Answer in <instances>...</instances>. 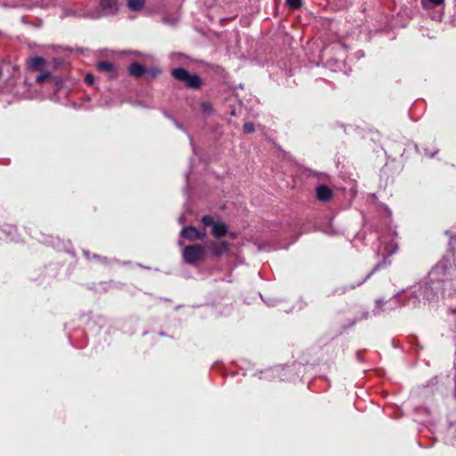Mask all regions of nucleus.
Masks as SVG:
<instances>
[{
	"label": "nucleus",
	"mask_w": 456,
	"mask_h": 456,
	"mask_svg": "<svg viewBox=\"0 0 456 456\" xmlns=\"http://www.w3.org/2000/svg\"><path fill=\"white\" fill-rule=\"evenodd\" d=\"M452 313H453V314H456V308L452 310Z\"/></svg>",
	"instance_id": "obj_22"
},
{
	"label": "nucleus",
	"mask_w": 456,
	"mask_h": 456,
	"mask_svg": "<svg viewBox=\"0 0 456 456\" xmlns=\"http://www.w3.org/2000/svg\"><path fill=\"white\" fill-rule=\"evenodd\" d=\"M429 1L436 6L440 5L444 2V0H429Z\"/></svg>",
	"instance_id": "obj_20"
},
{
	"label": "nucleus",
	"mask_w": 456,
	"mask_h": 456,
	"mask_svg": "<svg viewBox=\"0 0 456 456\" xmlns=\"http://www.w3.org/2000/svg\"><path fill=\"white\" fill-rule=\"evenodd\" d=\"M85 82L88 86H92L94 82V76L91 73H87L85 77Z\"/></svg>",
	"instance_id": "obj_17"
},
{
	"label": "nucleus",
	"mask_w": 456,
	"mask_h": 456,
	"mask_svg": "<svg viewBox=\"0 0 456 456\" xmlns=\"http://www.w3.org/2000/svg\"><path fill=\"white\" fill-rule=\"evenodd\" d=\"M45 64V59L43 57H39V56L31 58L28 63V69L33 71L40 70Z\"/></svg>",
	"instance_id": "obj_9"
},
{
	"label": "nucleus",
	"mask_w": 456,
	"mask_h": 456,
	"mask_svg": "<svg viewBox=\"0 0 456 456\" xmlns=\"http://www.w3.org/2000/svg\"><path fill=\"white\" fill-rule=\"evenodd\" d=\"M377 269H378V266H376V267L372 270V272H370V273L366 276V278H365V279H363L362 281H360L357 285L359 286V285L362 284L363 282H365V281H367V280H368V279L372 275V273H373Z\"/></svg>",
	"instance_id": "obj_19"
},
{
	"label": "nucleus",
	"mask_w": 456,
	"mask_h": 456,
	"mask_svg": "<svg viewBox=\"0 0 456 456\" xmlns=\"http://www.w3.org/2000/svg\"><path fill=\"white\" fill-rule=\"evenodd\" d=\"M161 70L158 68H152L150 70H147L146 69V76H147V79L149 80H153L154 78H156L159 74H160Z\"/></svg>",
	"instance_id": "obj_12"
},
{
	"label": "nucleus",
	"mask_w": 456,
	"mask_h": 456,
	"mask_svg": "<svg viewBox=\"0 0 456 456\" xmlns=\"http://www.w3.org/2000/svg\"><path fill=\"white\" fill-rule=\"evenodd\" d=\"M201 223L205 227H211V234L216 238L221 239L228 232L227 224L224 222H215L214 217L208 215L203 216Z\"/></svg>",
	"instance_id": "obj_3"
},
{
	"label": "nucleus",
	"mask_w": 456,
	"mask_h": 456,
	"mask_svg": "<svg viewBox=\"0 0 456 456\" xmlns=\"http://www.w3.org/2000/svg\"><path fill=\"white\" fill-rule=\"evenodd\" d=\"M206 248L211 251L214 256L220 257L230 250V243L225 240H212L206 245Z\"/></svg>",
	"instance_id": "obj_4"
},
{
	"label": "nucleus",
	"mask_w": 456,
	"mask_h": 456,
	"mask_svg": "<svg viewBox=\"0 0 456 456\" xmlns=\"http://www.w3.org/2000/svg\"><path fill=\"white\" fill-rule=\"evenodd\" d=\"M316 197L322 202H328L333 198V191L329 186L321 184L316 188Z\"/></svg>",
	"instance_id": "obj_6"
},
{
	"label": "nucleus",
	"mask_w": 456,
	"mask_h": 456,
	"mask_svg": "<svg viewBox=\"0 0 456 456\" xmlns=\"http://www.w3.org/2000/svg\"><path fill=\"white\" fill-rule=\"evenodd\" d=\"M172 77L185 84L191 89H200L202 86V79L197 74H191L184 68H175L171 70Z\"/></svg>",
	"instance_id": "obj_1"
},
{
	"label": "nucleus",
	"mask_w": 456,
	"mask_h": 456,
	"mask_svg": "<svg viewBox=\"0 0 456 456\" xmlns=\"http://www.w3.org/2000/svg\"><path fill=\"white\" fill-rule=\"evenodd\" d=\"M242 128H243V132L246 133V134H250V133H253L255 131V126L251 122L244 123Z\"/></svg>",
	"instance_id": "obj_15"
},
{
	"label": "nucleus",
	"mask_w": 456,
	"mask_h": 456,
	"mask_svg": "<svg viewBox=\"0 0 456 456\" xmlns=\"http://www.w3.org/2000/svg\"><path fill=\"white\" fill-rule=\"evenodd\" d=\"M286 4L292 9H299L303 4L302 0H286Z\"/></svg>",
	"instance_id": "obj_14"
},
{
	"label": "nucleus",
	"mask_w": 456,
	"mask_h": 456,
	"mask_svg": "<svg viewBox=\"0 0 456 456\" xmlns=\"http://www.w3.org/2000/svg\"><path fill=\"white\" fill-rule=\"evenodd\" d=\"M127 70H128L129 75L135 78L142 77L143 75L146 74L145 66L137 61L132 62L128 66Z\"/></svg>",
	"instance_id": "obj_8"
},
{
	"label": "nucleus",
	"mask_w": 456,
	"mask_h": 456,
	"mask_svg": "<svg viewBox=\"0 0 456 456\" xmlns=\"http://www.w3.org/2000/svg\"><path fill=\"white\" fill-rule=\"evenodd\" d=\"M97 69L98 70L102 72H107V73H115L116 68L115 65L109 61H101L97 63Z\"/></svg>",
	"instance_id": "obj_10"
},
{
	"label": "nucleus",
	"mask_w": 456,
	"mask_h": 456,
	"mask_svg": "<svg viewBox=\"0 0 456 456\" xmlns=\"http://www.w3.org/2000/svg\"><path fill=\"white\" fill-rule=\"evenodd\" d=\"M51 76V73L48 72V71H45V72H43L41 73L39 76H37V77L36 78V81L37 83H42L44 82L45 79H47L48 77H50Z\"/></svg>",
	"instance_id": "obj_16"
},
{
	"label": "nucleus",
	"mask_w": 456,
	"mask_h": 456,
	"mask_svg": "<svg viewBox=\"0 0 456 456\" xmlns=\"http://www.w3.org/2000/svg\"><path fill=\"white\" fill-rule=\"evenodd\" d=\"M100 5L104 15L115 14L118 9V0H101Z\"/></svg>",
	"instance_id": "obj_7"
},
{
	"label": "nucleus",
	"mask_w": 456,
	"mask_h": 456,
	"mask_svg": "<svg viewBox=\"0 0 456 456\" xmlns=\"http://www.w3.org/2000/svg\"><path fill=\"white\" fill-rule=\"evenodd\" d=\"M199 236H200V240H204L207 237V231H206V227L204 226V228L202 230H199Z\"/></svg>",
	"instance_id": "obj_18"
},
{
	"label": "nucleus",
	"mask_w": 456,
	"mask_h": 456,
	"mask_svg": "<svg viewBox=\"0 0 456 456\" xmlns=\"http://www.w3.org/2000/svg\"><path fill=\"white\" fill-rule=\"evenodd\" d=\"M180 236L189 241L200 240L199 230L192 225L183 227L180 232Z\"/></svg>",
	"instance_id": "obj_5"
},
{
	"label": "nucleus",
	"mask_w": 456,
	"mask_h": 456,
	"mask_svg": "<svg viewBox=\"0 0 456 456\" xmlns=\"http://www.w3.org/2000/svg\"><path fill=\"white\" fill-rule=\"evenodd\" d=\"M200 109H201L202 112L208 114V115L211 114L213 111L212 105L208 102H202L200 103Z\"/></svg>",
	"instance_id": "obj_13"
},
{
	"label": "nucleus",
	"mask_w": 456,
	"mask_h": 456,
	"mask_svg": "<svg viewBox=\"0 0 456 456\" xmlns=\"http://www.w3.org/2000/svg\"><path fill=\"white\" fill-rule=\"evenodd\" d=\"M144 0H127V6L130 10L137 12L142 9Z\"/></svg>",
	"instance_id": "obj_11"
},
{
	"label": "nucleus",
	"mask_w": 456,
	"mask_h": 456,
	"mask_svg": "<svg viewBox=\"0 0 456 456\" xmlns=\"http://www.w3.org/2000/svg\"><path fill=\"white\" fill-rule=\"evenodd\" d=\"M346 291V288L338 289L336 290V292H338V293H340V294H341V293H345Z\"/></svg>",
	"instance_id": "obj_21"
},
{
	"label": "nucleus",
	"mask_w": 456,
	"mask_h": 456,
	"mask_svg": "<svg viewBox=\"0 0 456 456\" xmlns=\"http://www.w3.org/2000/svg\"><path fill=\"white\" fill-rule=\"evenodd\" d=\"M206 256V246L192 244L186 246L183 250V258L189 265H196L204 260Z\"/></svg>",
	"instance_id": "obj_2"
}]
</instances>
